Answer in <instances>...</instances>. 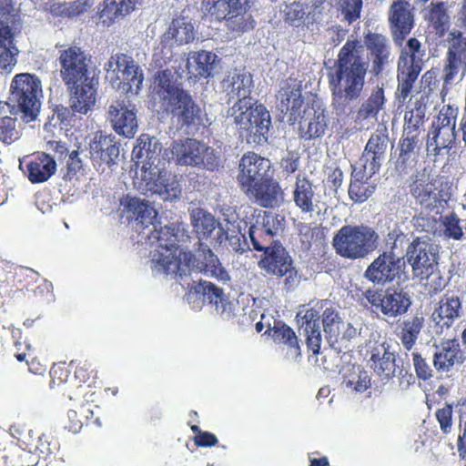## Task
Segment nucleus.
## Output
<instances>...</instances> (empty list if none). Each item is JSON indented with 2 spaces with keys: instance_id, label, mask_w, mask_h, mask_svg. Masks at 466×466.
Segmentation results:
<instances>
[{
  "instance_id": "f257e3e1",
  "label": "nucleus",
  "mask_w": 466,
  "mask_h": 466,
  "mask_svg": "<svg viewBox=\"0 0 466 466\" xmlns=\"http://www.w3.org/2000/svg\"><path fill=\"white\" fill-rule=\"evenodd\" d=\"M364 46L368 60L363 57L360 41L348 39L339 50L333 66L329 68V87L334 101L351 102L361 96L370 62V71L375 76H380L390 64L391 48L385 35L369 32L364 35Z\"/></svg>"
},
{
  "instance_id": "f03ea898",
  "label": "nucleus",
  "mask_w": 466,
  "mask_h": 466,
  "mask_svg": "<svg viewBox=\"0 0 466 466\" xmlns=\"http://www.w3.org/2000/svg\"><path fill=\"white\" fill-rule=\"evenodd\" d=\"M388 20L392 40L400 47L397 61L395 98L399 103L405 104L422 71L425 49L416 37H410L403 45L415 25L414 14L408 1H394L389 8Z\"/></svg>"
},
{
  "instance_id": "7ed1b4c3",
  "label": "nucleus",
  "mask_w": 466,
  "mask_h": 466,
  "mask_svg": "<svg viewBox=\"0 0 466 466\" xmlns=\"http://www.w3.org/2000/svg\"><path fill=\"white\" fill-rule=\"evenodd\" d=\"M60 76L69 92V106L74 113L87 114L96 100L98 78L91 67V56L77 45L59 51Z\"/></svg>"
},
{
  "instance_id": "20e7f679",
  "label": "nucleus",
  "mask_w": 466,
  "mask_h": 466,
  "mask_svg": "<svg viewBox=\"0 0 466 466\" xmlns=\"http://www.w3.org/2000/svg\"><path fill=\"white\" fill-rule=\"evenodd\" d=\"M429 26L437 37L444 39L447 47L443 66L441 69V80L443 88L460 82L466 74V35L458 30L449 31L451 17L445 2H431L427 7L425 15Z\"/></svg>"
},
{
  "instance_id": "39448f33",
  "label": "nucleus",
  "mask_w": 466,
  "mask_h": 466,
  "mask_svg": "<svg viewBox=\"0 0 466 466\" xmlns=\"http://www.w3.org/2000/svg\"><path fill=\"white\" fill-rule=\"evenodd\" d=\"M154 89L162 109L170 115L180 127H191L201 124V107L191 94L177 82L171 70L164 69L156 73Z\"/></svg>"
},
{
  "instance_id": "423d86ee",
  "label": "nucleus",
  "mask_w": 466,
  "mask_h": 466,
  "mask_svg": "<svg viewBox=\"0 0 466 466\" xmlns=\"http://www.w3.org/2000/svg\"><path fill=\"white\" fill-rule=\"evenodd\" d=\"M279 108L289 115L291 124L299 122V137L306 141L324 136L328 119L324 110L313 104H305L300 86L286 84L279 92Z\"/></svg>"
},
{
  "instance_id": "0eeeda50",
  "label": "nucleus",
  "mask_w": 466,
  "mask_h": 466,
  "mask_svg": "<svg viewBox=\"0 0 466 466\" xmlns=\"http://www.w3.org/2000/svg\"><path fill=\"white\" fill-rule=\"evenodd\" d=\"M161 150L162 146L156 137L142 134L133 148L132 158L142 165V180L147 191L159 195L165 200L177 198L181 193L180 188L169 183L166 173L157 168L156 161L159 162Z\"/></svg>"
},
{
  "instance_id": "6e6552de",
  "label": "nucleus",
  "mask_w": 466,
  "mask_h": 466,
  "mask_svg": "<svg viewBox=\"0 0 466 466\" xmlns=\"http://www.w3.org/2000/svg\"><path fill=\"white\" fill-rule=\"evenodd\" d=\"M147 241L156 247L152 251V262L158 271L179 277L187 275L193 254L179 249L177 232L174 227H154V230L147 236Z\"/></svg>"
},
{
  "instance_id": "1a4fd4ad",
  "label": "nucleus",
  "mask_w": 466,
  "mask_h": 466,
  "mask_svg": "<svg viewBox=\"0 0 466 466\" xmlns=\"http://www.w3.org/2000/svg\"><path fill=\"white\" fill-rule=\"evenodd\" d=\"M42 85L39 77L34 74H16L10 85V93L6 102L11 115H20L24 122L36 119L41 107Z\"/></svg>"
},
{
  "instance_id": "9d476101",
  "label": "nucleus",
  "mask_w": 466,
  "mask_h": 466,
  "mask_svg": "<svg viewBox=\"0 0 466 466\" xmlns=\"http://www.w3.org/2000/svg\"><path fill=\"white\" fill-rule=\"evenodd\" d=\"M380 236L367 225H344L333 236L332 246L337 255L350 259H363L374 252Z\"/></svg>"
},
{
  "instance_id": "9b49d317",
  "label": "nucleus",
  "mask_w": 466,
  "mask_h": 466,
  "mask_svg": "<svg viewBox=\"0 0 466 466\" xmlns=\"http://www.w3.org/2000/svg\"><path fill=\"white\" fill-rule=\"evenodd\" d=\"M234 123L249 144L263 145L268 141L271 116L262 104L250 103L240 110L232 111Z\"/></svg>"
},
{
  "instance_id": "f8f14e48",
  "label": "nucleus",
  "mask_w": 466,
  "mask_h": 466,
  "mask_svg": "<svg viewBox=\"0 0 466 466\" xmlns=\"http://www.w3.org/2000/svg\"><path fill=\"white\" fill-rule=\"evenodd\" d=\"M113 88L125 94H137L141 89L144 74L131 56L116 53L105 65Z\"/></svg>"
},
{
  "instance_id": "ddd939ff",
  "label": "nucleus",
  "mask_w": 466,
  "mask_h": 466,
  "mask_svg": "<svg viewBox=\"0 0 466 466\" xmlns=\"http://www.w3.org/2000/svg\"><path fill=\"white\" fill-rule=\"evenodd\" d=\"M169 150L177 165L202 167L210 171L218 169L220 166L215 150L194 138L174 140Z\"/></svg>"
},
{
  "instance_id": "4468645a",
  "label": "nucleus",
  "mask_w": 466,
  "mask_h": 466,
  "mask_svg": "<svg viewBox=\"0 0 466 466\" xmlns=\"http://www.w3.org/2000/svg\"><path fill=\"white\" fill-rule=\"evenodd\" d=\"M362 299L364 307L389 318L405 314L411 305L409 295L396 287L370 288L363 292Z\"/></svg>"
},
{
  "instance_id": "2eb2a0df",
  "label": "nucleus",
  "mask_w": 466,
  "mask_h": 466,
  "mask_svg": "<svg viewBox=\"0 0 466 466\" xmlns=\"http://www.w3.org/2000/svg\"><path fill=\"white\" fill-rule=\"evenodd\" d=\"M247 0H208L207 10L218 21H225L233 32H246L254 27L251 15L247 13Z\"/></svg>"
},
{
  "instance_id": "dca6fc26",
  "label": "nucleus",
  "mask_w": 466,
  "mask_h": 466,
  "mask_svg": "<svg viewBox=\"0 0 466 466\" xmlns=\"http://www.w3.org/2000/svg\"><path fill=\"white\" fill-rule=\"evenodd\" d=\"M258 267L268 274L277 277H285L286 289L290 290L299 283L298 271L293 266V260L279 241L264 251Z\"/></svg>"
},
{
  "instance_id": "f3484780",
  "label": "nucleus",
  "mask_w": 466,
  "mask_h": 466,
  "mask_svg": "<svg viewBox=\"0 0 466 466\" xmlns=\"http://www.w3.org/2000/svg\"><path fill=\"white\" fill-rule=\"evenodd\" d=\"M404 268L405 262L394 251H383L367 267L364 278L373 284L385 285L400 280Z\"/></svg>"
},
{
  "instance_id": "a211bd4d",
  "label": "nucleus",
  "mask_w": 466,
  "mask_h": 466,
  "mask_svg": "<svg viewBox=\"0 0 466 466\" xmlns=\"http://www.w3.org/2000/svg\"><path fill=\"white\" fill-rule=\"evenodd\" d=\"M410 192L425 209L432 211L447 204V193L439 190L436 182L425 173L417 172L411 177Z\"/></svg>"
},
{
  "instance_id": "6ab92c4d",
  "label": "nucleus",
  "mask_w": 466,
  "mask_h": 466,
  "mask_svg": "<svg viewBox=\"0 0 466 466\" xmlns=\"http://www.w3.org/2000/svg\"><path fill=\"white\" fill-rule=\"evenodd\" d=\"M271 174L272 165L268 158L255 152H248L239 161L237 179L240 189L243 190Z\"/></svg>"
},
{
  "instance_id": "aec40b11",
  "label": "nucleus",
  "mask_w": 466,
  "mask_h": 466,
  "mask_svg": "<svg viewBox=\"0 0 466 466\" xmlns=\"http://www.w3.org/2000/svg\"><path fill=\"white\" fill-rule=\"evenodd\" d=\"M283 218L271 212H265L261 219L258 218L248 229V235L254 249L265 251L269 248L277 240H274L279 232L283 230Z\"/></svg>"
},
{
  "instance_id": "412c9836",
  "label": "nucleus",
  "mask_w": 466,
  "mask_h": 466,
  "mask_svg": "<svg viewBox=\"0 0 466 466\" xmlns=\"http://www.w3.org/2000/svg\"><path fill=\"white\" fill-rule=\"evenodd\" d=\"M107 119L119 136L133 137L137 132V109L129 101H113L108 106Z\"/></svg>"
},
{
  "instance_id": "4be33fe9",
  "label": "nucleus",
  "mask_w": 466,
  "mask_h": 466,
  "mask_svg": "<svg viewBox=\"0 0 466 466\" xmlns=\"http://www.w3.org/2000/svg\"><path fill=\"white\" fill-rule=\"evenodd\" d=\"M13 8L12 0H0V17L9 15ZM18 49L9 25L0 21V70L10 73L16 64Z\"/></svg>"
},
{
  "instance_id": "5701e85b",
  "label": "nucleus",
  "mask_w": 466,
  "mask_h": 466,
  "mask_svg": "<svg viewBox=\"0 0 466 466\" xmlns=\"http://www.w3.org/2000/svg\"><path fill=\"white\" fill-rule=\"evenodd\" d=\"M253 202L264 208L279 207L283 200V190L273 174L242 190Z\"/></svg>"
},
{
  "instance_id": "b1692460",
  "label": "nucleus",
  "mask_w": 466,
  "mask_h": 466,
  "mask_svg": "<svg viewBox=\"0 0 466 466\" xmlns=\"http://www.w3.org/2000/svg\"><path fill=\"white\" fill-rule=\"evenodd\" d=\"M20 168L32 184L47 181L56 170L55 159L46 153H37L20 160Z\"/></svg>"
},
{
  "instance_id": "393cba45",
  "label": "nucleus",
  "mask_w": 466,
  "mask_h": 466,
  "mask_svg": "<svg viewBox=\"0 0 466 466\" xmlns=\"http://www.w3.org/2000/svg\"><path fill=\"white\" fill-rule=\"evenodd\" d=\"M370 362V368L381 380H389L398 375L403 378L408 377V384L410 380L414 382L413 375L409 373L402 365L397 363L395 354L389 349L384 348L382 353L378 349L372 350Z\"/></svg>"
},
{
  "instance_id": "a878e982",
  "label": "nucleus",
  "mask_w": 466,
  "mask_h": 466,
  "mask_svg": "<svg viewBox=\"0 0 466 466\" xmlns=\"http://www.w3.org/2000/svg\"><path fill=\"white\" fill-rule=\"evenodd\" d=\"M389 136L386 130L377 129L369 138L360 158V167L370 174L379 172L388 147Z\"/></svg>"
},
{
  "instance_id": "bb28decb",
  "label": "nucleus",
  "mask_w": 466,
  "mask_h": 466,
  "mask_svg": "<svg viewBox=\"0 0 466 466\" xmlns=\"http://www.w3.org/2000/svg\"><path fill=\"white\" fill-rule=\"evenodd\" d=\"M183 10L179 15L172 18L167 29L161 36V43L164 46L173 47L174 46L187 45L194 41L196 31L194 25Z\"/></svg>"
},
{
  "instance_id": "cd10ccee",
  "label": "nucleus",
  "mask_w": 466,
  "mask_h": 466,
  "mask_svg": "<svg viewBox=\"0 0 466 466\" xmlns=\"http://www.w3.org/2000/svg\"><path fill=\"white\" fill-rule=\"evenodd\" d=\"M89 154L93 162L111 167L119 156L116 137L103 131L96 132L89 142Z\"/></svg>"
},
{
  "instance_id": "c85d7f7f",
  "label": "nucleus",
  "mask_w": 466,
  "mask_h": 466,
  "mask_svg": "<svg viewBox=\"0 0 466 466\" xmlns=\"http://www.w3.org/2000/svg\"><path fill=\"white\" fill-rule=\"evenodd\" d=\"M224 86L229 99H237L231 107L232 111L243 109L251 103L253 79L250 74L233 72L224 80Z\"/></svg>"
},
{
  "instance_id": "c756f323",
  "label": "nucleus",
  "mask_w": 466,
  "mask_h": 466,
  "mask_svg": "<svg viewBox=\"0 0 466 466\" xmlns=\"http://www.w3.org/2000/svg\"><path fill=\"white\" fill-rule=\"evenodd\" d=\"M407 256L409 263L418 276L428 278L432 275L437 265V258L431 245L425 241L414 240L409 247Z\"/></svg>"
},
{
  "instance_id": "7c9ffc66",
  "label": "nucleus",
  "mask_w": 466,
  "mask_h": 466,
  "mask_svg": "<svg viewBox=\"0 0 466 466\" xmlns=\"http://www.w3.org/2000/svg\"><path fill=\"white\" fill-rule=\"evenodd\" d=\"M120 203L128 220L136 221L143 228L154 224L157 212L148 201L127 195Z\"/></svg>"
},
{
  "instance_id": "2f4dec72",
  "label": "nucleus",
  "mask_w": 466,
  "mask_h": 466,
  "mask_svg": "<svg viewBox=\"0 0 466 466\" xmlns=\"http://www.w3.org/2000/svg\"><path fill=\"white\" fill-rule=\"evenodd\" d=\"M194 268L199 271L208 273L211 277L221 281H227L230 279L227 270L222 267L218 256L207 245L201 243L198 254L196 256L193 255V260L188 265L187 274Z\"/></svg>"
},
{
  "instance_id": "473e14b6",
  "label": "nucleus",
  "mask_w": 466,
  "mask_h": 466,
  "mask_svg": "<svg viewBox=\"0 0 466 466\" xmlns=\"http://www.w3.org/2000/svg\"><path fill=\"white\" fill-rule=\"evenodd\" d=\"M194 268L199 271L208 273L211 277L221 281H227L230 279L227 270L222 267L218 256L207 245L201 243L198 254L196 256L193 255V260L188 265L187 274Z\"/></svg>"
},
{
  "instance_id": "72a5a7b5",
  "label": "nucleus",
  "mask_w": 466,
  "mask_h": 466,
  "mask_svg": "<svg viewBox=\"0 0 466 466\" xmlns=\"http://www.w3.org/2000/svg\"><path fill=\"white\" fill-rule=\"evenodd\" d=\"M420 142V139L401 136L397 148L392 153L395 158L394 167L398 173L406 174L417 165Z\"/></svg>"
},
{
  "instance_id": "f704fd0d",
  "label": "nucleus",
  "mask_w": 466,
  "mask_h": 466,
  "mask_svg": "<svg viewBox=\"0 0 466 466\" xmlns=\"http://www.w3.org/2000/svg\"><path fill=\"white\" fill-rule=\"evenodd\" d=\"M462 313V302L459 296L445 294L432 314L435 323L441 329H450Z\"/></svg>"
},
{
  "instance_id": "c9c22d12",
  "label": "nucleus",
  "mask_w": 466,
  "mask_h": 466,
  "mask_svg": "<svg viewBox=\"0 0 466 466\" xmlns=\"http://www.w3.org/2000/svg\"><path fill=\"white\" fill-rule=\"evenodd\" d=\"M455 141L456 131L449 129V127H441L440 124L431 123L427 134V153L433 157L442 155V151H449L454 146Z\"/></svg>"
},
{
  "instance_id": "e433bc0d",
  "label": "nucleus",
  "mask_w": 466,
  "mask_h": 466,
  "mask_svg": "<svg viewBox=\"0 0 466 466\" xmlns=\"http://www.w3.org/2000/svg\"><path fill=\"white\" fill-rule=\"evenodd\" d=\"M374 174L363 167H354L349 187V197L355 203L365 202L376 189V186L368 182Z\"/></svg>"
},
{
  "instance_id": "4c0bfd02",
  "label": "nucleus",
  "mask_w": 466,
  "mask_h": 466,
  "mask_svg": "<svg viewBox=\"0 0 466 466\" xmlns=\"http://www.w3.org/2000/svg\"><path fill=\"white\" fill-rule=\"evenodd\" d=\"M292 200L302 213H312L315 209V192L312 182L305 176L296 177Z\"/></svg>"
},
{
  "instance_id": "58836bf2",
  "label": "nucleus",
  "mask_w": 466,
  "mask_h": 466,
  "mask_svg": "<svg viewBox=\"0 0 466 466\" xmlns=\"http://www.w3.org/2000/svg\"><path fill=\"white\" fill-rule=\"evenodd\" d=\"M270 332L273 341L277 344L284 345L287 348V354L297 359L300 356L299 340L295 331L288 324L279 321L275 322L273 328L266 332Z\"/></svg>"
},
{
  "instance_id": "ea45409f",
  "label": "nucleus",
  "mask_w": 466,
  "mask_h": 466,
  "mask_svg": "<svg viewBox=\"0 0 466 466\" xmlns=\"http://www.w3.org/2000/svg\"><path fill=\"white\" fill-rule=\"evenodd\" d=\"M216 57V55L204 50L190 53L186 66L189 77H208L211 75Z\"/></svg>"
},
{
  "instance_id": "a19ab883",
  "label": "nucleus",
  "mask_w": 466,
  "mask_h": 466,
  "mask_svg": "<svg viewBox=\"0 0 466 466\" xmlns=\"http://www.w3.org/2000/svg\"><path fill=\"white\" fill-rule=\"evenodd\" d=\"M461 350L456 339L441 344V349L433 356V366L438 371H449L455 363L461 362Z\"/></svg>"
},
{
  "instance_id": "79ce46f5",
  "label": "nucleus",
  "mask_w": 466,
  "mask_h": 466,
  "mask_svg": "<svg viewBox=\"0 0 466 466\" xmlns=\"http://www.w3.org/2000/svg\"><path fill=\"white\" fill-rule=\"evenodd\" d=\"M386 97L384 88L377 86L371 89L369 96L361 103L357 111L359 120L377 119L379 113L384 108Z\"/></svg>"
},
{
  "instance_id": "37998d69",
  "label": "nucleus",
  "mask_w": 466,
  "mask_h": 466,
  "mask_svg": "<svg viewBox=\"0 0 466 466\" xmlns=\"http://www.w3.org/2000/svg\"><path fill=\"white\" fill-rule=\"evenodd\" d=\"M459 215L451 211L440 217L439 236L445 240L461 241L465 238V226Z\"/></svg>"
},
{
  "instance_id": "c03bdc74",
  "label": "nucleus",
  "mask_w": 466,
  "mask_h": 466,
  "mask_svg": "<svg viewBox=\"0 0 466 466\" xmlns=\"http://www.w3.org/2000/svg\"><path fill=\"white\" fill-rule=\"evenodd\" d=\"M191 224L198 238H208L217 228H220L215 217L202 208L192 211Z\"/></svg>"
},
{
  "instance_id": "a18cd8bd",
  "label": "nucleus",
  "mask_w": 466,
  "mask_h": 466,
  "mask_svg": "<svg viewBox=\"0 0 466 466\" xmlns=\"http://www.w3.org/2000/svg\"><path fill=\"white\" fill-rule=\"evenodd\" d=\"M86 3L80 1L71 3L47 2L45 4L44 10L54 17L73 18L85 13L86 10Z\"/></svg>"
},
{
  "instance_id": "49530a36",
  "label": "nucleus",
  "mask_w": 466,
  "mask_h": 466,
  "mask_svg": "<svg viewBox=\"0 0 466 466\" xmlns=\"http://www.w3.org/2000/svg\"><path fill=\"white\" fill-rule=\"evenodd\" d=\"M423 317L418 315L402 322L401 329L398 337L407 350H410L416 343L420 330L423 328Z\"/></svg>"
},
{
  "instance_id": "de8ad7c7",
  "label": "nucleus",
  "mask_w": 466,
  "mask_h": 466,
  "mask_svg": "<svg viewBox=\"0 0 466 466\" xmlns=\"http://www.w3.org/2000/svg\"><path fill=\"white\" fill-rule=\"evenodd\" d=\"M425 107L422 106L406 112L402 136L414 139H420V130L424 124Z\"/></svg>"
},
{
  "instance_id": "09e8293b",
  "label": "nucleus",
  "mask_w": 466,
  "mask_h": 466,
  "mask_svg": "<svg viewBox=\"0 0 466 466\" xmlns=\"http://www.w3.org/2000/svg\"><path fill=\"white\" fill-rule=\"evenodd\" d=\"M94 415L89 404H81L76 409H71L67 412V422L65 429L73 433L81 431L84 425L88 424Z\"/></svg>"
},
{
  "instance_id": "8fccbe9b",
  "label": "nucleus",
  "mask_w": 466,
  "mask_h": 466,
  "mask_svg": "<svg viewBox=\"0 0 466 466\" xmlns=\"http://www.w3.org/2000/svg\"><path fill=\"white\" fill-rule=\"evenodd\" d=\"M299 236L302 245L309 249L313 245H319L325 240L324 228L312 226L309 223H300L298 226Z\"/></svg>"
},
{
  "instance_id": "3c124183",
  "label": "nucleus",
  "mask_w": 466,
  "mask_h": 466,
  "mask_svg": "<svg viewBox=\"0 0 466 466\" xmlns=\"http://www.w3.org/2000/svg\"><path fill=\"white\" fill-rule=\"evenodd\" d=\"M96 17L97 24L108 27L125 16L120 11L116 0H104L97 7Z\"/></svg>"
},
{
  "instance_id": "603ef678",
  "label": "nucleus",
  "mask_w": 466,
  "mask_h": 466,
  "mask_svg": "<svg viewBox=\"0 0 466 466\" xmlns=\"http://www.w3.org/2000/svg\"><path fill=\"white\" fill-rule=\"evenodd\" d=\"M70 366H74V378L80 384H86L88 387L94 385L97 380V370L93 364L87 360H72Z\"/></svg>"
},
{
  "instance_id": "864d4df0",
  "label": "nucleus",
  "mask_w": 466,
  "mask_h": 466,
  "mask_svg": "<svg viewBox=\"0 0 466 466\" xmlns=\"http://www.w3.org/2000/svg\"><path fill=\"white\" fill-rule=\"evenodd\" d=\"M226 240H228V248L236 253L242 254L247 249V242L244 235L240 232L229 235L223 228H219L216 241L221 244Z\"/></svg>"
},
{
  "instance_id": "5fc2aeb1",
  "label": "nucleus",
  "mask_w": 466,
  "mask_h": 466,
  "mask_svg": "<svg viewBox=\"0 0 466 466\" xmlns=\"http://www.w3.org/2000/svg\"><path fill=\"white\" fill-rule=\"evenodd\" d=\"M458 113V106L454 105H444L434 116L432 123L436 125L440 124L441 127H449V129L456 131Z\"/></svg>"
},
{
  "instance_id": "6e6d98bb",
  "label": "nucleus",
  "mask_w": 466,
  "mask_h": 466,
  "mask_svg": "<svg viewBox=\"0 0 466 466\" xmlns=\"http://www.w3.org/2000/svg\"><path fill=\"white\" fill-rule=\"evenodd\" d=\"M297 320L299 327L304 330L320 328L319 313L314 308H303L297 313Z\"/></svg>"
},
{
  "instance_id": "4d7b16f0",
  "label": "nucleus",
  "mask_w": 466,
  "mask_h": 466,
  "mask_svg": "<svg viewBox=\"0 0 466 466\" xmlns=\"http://www.w3.org/2000/svg\"><path fill=\"white\" fill-rule=\"evenodd\" d=\"M16 119L11 116L0 117V141L10 145L20 137L15 127Z\"/></svg>"
},
{
  "instance_id": "13d9d810",
  "label": "nucleus",
  "mask_w": 466,
  "mask_h": 466,
  "mask_svg": "<svg viewBox=\"0 0 466 466\" xmlns=\"http://www.w3.org/2000/svg\"><path fill=\"white\" fill-rule=\"evenodd\" d=\"M340 5L344 18L349 24L360 17L362 0H340Z\"/></svg>"
},
{
  "instance_id": "bf43d9fd",
  "label": "nucleus",
  "mask_w": 466,
  "mask_h": 466,
  "mask_svg": "<svg viewBox=\"0 0 466 466\" xmlns=\"http://www.w3.org/2000/svg\"><path fill=\"white\" fill-rule=\"evenodd\" d=\"M452 405L446 403L444 407L438 409L435 412V417L440 424V429L444 434L451 431L452 428Z\"/></svg>"
},
{
  "instance_id": "052dcab7",
  "label": "nucleus",
  "mask_w": 466,
  "mask_h": 466,
  "mask_svg": "<svg viewBox=\"0 0 466 466\" xmlns=\"http://www.w3.org/2000/svg\"><path fill=\"white\" fill-rule=\"evenodd\" d=\"M347 387L354 390L363 392L370 387V379L366 371L358 368V372L354 373L351 379L344 380Z\"/></svg>"
},
{
  "instance_id": "680f3d73",
  "label": "nucleus",
  "mask_w": 466,
  "mask_h": 466,
  "mask_svg": "<svg viewBox=\"0 0 466 466\" xmlns=\"http://www.w3.org/2000/svg\"><path fill=\"white\" fill-rule=\"evenodd\" d=\"M414 370L420 380H427L432 377V370L426 361V359L418 351L411 353Z\"/></svg>"
},
{
  "instance_id": "e2e57ef3",
  "label": "nucleus",
  "mask_w": 466,
  "mask_h": 466,
  "mask_svg": "<svg viewBox=\"0 0 466 466\" xmlns=\"http://www.w3.org/2000/svg\"><path fill=\"white\" fill-rule=\"evenodd\" d=\"M306 335V344L314 355L320 352L322 337L320 328L304 331Z\"/></svg>"
},
{
  "instance_id": "0e129e2a",
  "label": "nucleus",
  "mask_w": 466,
  "mask_h": 466,
  "mask_svg": "<svg viewBox=\"0 0 466 466\" xmlns=\"http://www.w3.org/2000/svg\"><path fill=\"white\" fill-rule=\"evenodd\" d=\"M199 286L201 287L202 292L205 296H207L211 303L218 304V301H221L223 299V290L222 289L218 288L215 284L208 282V281H203L199 283Z\"/></svg>"
},
{
  "instance_id": "69168bd1",
  "label": "nucleus",
  "mask_w": 466,
  "mask_h": 466,
  "mask_svg": "<svg viewBox=\"0 0 466 466\" xmlns=\"http://www.w3.org/2000/svg\"><path fill=\"white\" fill-rule=\"evenodd\" d=\"M457 451L459 458L462 461H466V420L461 421L459 426Z\"/></svg>"
},
{
  "instance_id": "338daca9",
  "label": "nucleus",
  "mask_w": 466,
  "mask_h": 466,
  "mask_svg": "<svg viewBox=\"0 0 466 466\" xmlns=\"http://www.w3.org/2000/svg\"><path fill=\"white\" fill-rule=\"evenodd\" d=\"M305 15L303 5L299 2H293L286 7V19L290 22L300 20Z\"/></svg>"
},
{
  "instance_id": "774afa93",
  "label": "nucleus",
  "mask_w": 466,
  "mask_h": 466,
  "mask_svg": "<svg viewBox=\"0 0 466 466\" xmlns=\"http://www.w3.org/2000/svg\"><path fill=\"white\" fill-rule=\"evenodd\" d=\"M193 441L198 447H212L218 442L216 435L209 431H203L199 435L194 436Z\"/></svg>"
}]
</instances>
